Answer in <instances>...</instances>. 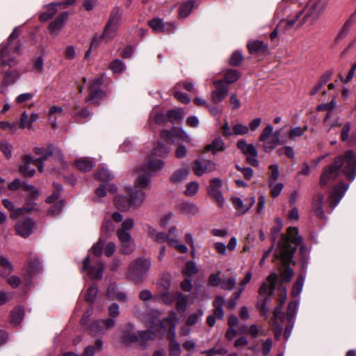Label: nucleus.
Wrapping results in <instances>:
<instances>
[{
  "label": "nucleus",
  "mask_w": 356,
  "mask_h": 356,
  "mask_svg": "<svg viewBox=\"0 0 356 356\" xmlns=\"http://www.w3.org/2000/svg\"><path fill=\"white\" fill-rule=\"evenodd\" d=\"M302 243V237L298 234L297 227H289L286 235L280 234L277 248L274 253L275 260H280L284 268H280V277L282 282H289L293 276V270L289 267L292 261L297 247Z\"/></svg>",
  "instance_id": "f257e3e1"
},
{
  "label": "nucleus",
  "mask_w": 356,
  "mask_h": 356,
  "mask_svg": "<svg viewBox=\"0 0 356 356\" xmlns=\"http://www.w3.org/2000/svg\"><path fill=\"white\" fill-rule=\"evenodd\" d=\"M342 171L348 179L353 181L356 176V156L352 150L335 158L334 162L324 168L319 180L321 188L336 179Z\"/></svg>",
  "instance_id": "f03ea898"
},
{
  "label": "nucleus",
  "mask_w": 356,
  "mask_h": 356,
  "mask_svg": "<svg viewBox=\"0 0 356 356\" xmlns=\"http://www.w3.org/2000/svg\"><path fill=\"white\" fill-rule=\"evenodd\" d=\"M19 35V28L15 27L9 35L7 43L0 45L1 65L12 67L17 63L15 57L20 50V43L18 40Z\"/></svg>",
  "instance_id": "7ed1b4c3"
},
{
  "label": "nucleus",
  "mask_w": 356,
  "mask_h": 356,
  "mask_svg": "<svg viewBox=\"0 0 356 356\" xmlns=\"http://www.w3.org/2000/svg\"><path fill=\"white\" fill-rule=\"evenodd\" d=\"M328 2V0H309L305 8L301 10L303 11L304 16L298 22L297 28L301 27L307 22L314 24L325 10Z\"/></svg>",
  "instance_id": "20e7f679"
},
{
  "label": "nucleus",
  "mask_w": 356,
  "mask_h": 356,
  "mask_svg": "<svg viewBox=\"0 0 356 356\" xmlns=\"http://www.w3.org/2000/svg\"><path fill=\"white\" fill-rule=\"evenodd\" d=\"M151 181L148 175L139 174L134 181V188L129 190V200L133 207H140L145 201L143 189H149Z\"/></svg>",
  "instance_id": "39448f33"
},
{
  "label": "nucleus",
  "mask_w": 356,
  "mask_h": 356,
  "mask_svg": "<svg viewBox=\"0 0 356 356\" xmlns=\"http://www.w3.org/2000/svg\"><path fill=\"white\" fill-rule=\"evenodd\" d=\"M134 225V220L132 218H127L123 221L122 227L117 231L118 237L121 243L122 252L125 254L131 253L135 245L129 234V231Z\"/></svg>",
  "instance_id": "423d86ee"
},
{
  "label": "nucleus",
  "mask_w": 356,
  "mask_h": 356,
  "mask_svg": "<svg viewBox=\"0 0 356 356\" xmlns=\"http://www.w3.org/2000/svg\"><path fill=\"white\" fill-rule=\"evenodd\" d=\"M151 266L150 260L140 257L131 262L129 265L127 276L136 283L143 281L144 275Z\"/></svg>",
  "instance_id": "0eeeda50"
},
{
  "label": "nucleus",
  "mask_w": 356,
  "mask_h": 356,
  "mask_svg": "<svg viewBox=\"0 0 356 356\" xmlns=\"http://www.w3.org/2000/svg\"><path fill=\"white\" fill-rule=\"evenodd\" d=\"M122 13L120 8L115 6L112 10L109 19L104 27V31L101 35L102 38H105L106 42L112 40L119 27L120 22L121 20Z\"/></svg>",
  "instance_id": "6e6552de"
},
{
  "label": "nucleus",
  "mask_w": 356,
  "mask_h": 356,
  "mask_svg": "<svg viewBox=\"0 0 356 356\" xmlns=\"http://www.w3.org/2000/svg\"><path fill=\"white\" fill-rule=\"evenodd\" d=\"M51 156H54V159L59 164V168H65L66 165L64 162L63 157L60 149L54 147L52 145H49L45 153L42 154L39 158L35 159V165L37 167L39 172H43L44 161Z\"/></svg>",
  "instance_id": "1a4fd4ad"
},
{
  "label": "nucleus",
  "mask_w": 356,
  "mask_h": 356,
  "mask_svg": "<svg viewBox=\"0 0 356 356\" xmlns=\"http://www.w3.org/2000/svg\"><path fill=\"white\" fill-rule=\"evenodd\" d=\"M139 338L142 339H149L151 338L150 334L148 332L143 331L137 333L135 331L133 324L127 323L122 328L121 330V341L125 344L136 343L138 341Z\"/></svg>",
  "instance_id": "9d476101"
},
{
  "label": "nucleus",
  "mask_w": 356,
  "mask_h": 356,
  "mask_svg": "<svg viewBox=\"0 0 356 356\" xmlns=\"http://www.w3.org/2000/svg\"><path fill=\"white\" fill-rule=\"evenodd\" d=\"M273 127L271 124H268L262 131L260 136L259 141L263 143L264 151L266 153L273 151L277 145L281 144V141H277L273 136L272 132Z\"/></svg>",
  "instance_id": "9b49d317"
},
{
  "label": "nucleus",
  "mask_w": 356,
  "mask_h": 356,
  "mask_svg": "<svg viewBox=\"0 0 356 356\" xmlns=\"http://www.w3.org/2000/svg\"><path fill=\"white\" fill-rule=\"evenodd\" d=\"M237 147L246 156L247 162L254 167H257L259 161L257 159V150L252 144H247L243 139L237 142Z\"/></svg>",
  "instance_id": "f8f14e48"
},
{
  "label": "nucleus",
  "mask_w": 356,
  "mask_h": 356,
  "mask_svg": "<svg viewBox=\"0 0 356 356\" xmlns=\"http://www.w3.org/2000/svg\"><path fill=\"white\" fill-rule=\"evenodd\" d=\"M102 76L97 77L90 81L89 90L90 95L87 102H97L104 97V92L100 88L103 83Z\"/></svg>",
  "instance_id": "ddd939ff"
},
{
  "label": "nucleus",
  "mask_w": 356,
  "mask_h": 356,
  "mask_svg": "<svg viewBox=\"0 0 356 356\" xmlns=\"http://www.w3.org/2000/svg\"><path fill=\"white\" fill-rule=\"evenodd\" d=\"M215 90L211 92V98L213 103L218 104L228 94L229 88L222 79L216 80L213 82Z\"/></svg>",
  "instance_id": "4468645a"
},
{
  "label": "nucleus",
  "mask_w": 356,
  "mask_h": 356,
  "mask_svg": "<svg viewBox=\"0 0 356 356\" xmlns=\"http://www.w3.org/2000/svg\"><path fill=\"white\" fill-rule=\"evenodd\" d=\"M115 325L116 321L113 318L98 320L90 324L89 330L92 334L96 335L104 333L106 331L114 327Z\"/></svg>",
  "instance_id": "2eb2a0df"
},
{
  "label": "nucleus",
  "mask_w": 356,
  "mask_h": 356,
  "mask_svg": "<svg viewBox=\"0 0 356 356\" xmlns=\"http://www.w3.org/2000/svg\"><path fill=\"white\" fill-rule=\"evenodd\" d=\"M194 174L198 177L211 173L216 170V163L211 160H195L192 165Z\"/></svg>",
  "instance_id": "dca6fc26"
},
{
  "label": "nucleus",
  "mask_w": 356,
  "mask_h": 356,
  "mask_svg": "<svg viewBox=\"0 0 356 356\" xmlns=\"http://www.w3.org/2000/svg\"><path fill=\"white\" fill-rule=\"evenodd\" d=\"M348 188V185L343 183H339L333 187V190L328 197V202L331 207L334 208L338 205Z\"/></svg>",
  "instance_id": "f3484780"
},
{
  "label": "nucleus",
  "mask_w": 356,
  "mask_h": 356,
  "mask_svg": "<svg viewBox=\"0 0 356 356\" xmlns=\"http://www.w3.org/2000/svg\"><path fill=\"white\" fill-rule=\"evenodd\" d=\"M41 269V264L38 259H30L26 266V273L24 274V279L26 284H29L32 277L40 273Z\"/></svg>",
  "instance_id": "a211bd4d"
},
{
  "label": "nucleus",
  "mask_w": 356,
  "mask_h": 356,
  "mask_svg": "<svg viewBox=\"0 0 356 356\" xmlns=\"http://www.w3.org/2000/svg\"><path fill=\"white\" fill-rule=\"evenodd\" d=\"M221 187V180L218 178L212 179L208 188V193L210 196L216 200L219 205L224 202V198L220 188Z\"/></svg>",
  "instance_id": "6ab92c4d"
},
{
  "label": "nucleus",
  "mask_w": 356,
  "mask_h": 356,
  "mask_svg": "<svg viewBox=\"0 0 356 356\" xmlns=\"http://www.w3.org/2000/svg\"><path fill=\"white\" fill-rule=\"evenodd\" d=\"M277 279L276 273H270L267 277V282L262 283L261 285L259 290V295L261 296L266 295L271 296L274 293Z\"/></svg>",
  "instance_id": "aec40b11"
},
{
  "label": "nucleus",
  "mask_w": 356,
  "mask_h": 356,
  "mask_svg": "<svg viewBox=\"0 0 356 356\" xmlns=\"http://www.w3.org/2000/svg\"><path fill=\"white\" fill-rule=\"evenodd\" d=\"M31 164L35 165V158L31 155H24L19 168V172L24 177H32L35 175V170L30 167Z\"/></svg>",
  "instance_id": "412c9836"
},
{
  "label": "nucleus",
  "mask_w": 356,
  "mask_h": 356,
  "mask_svg": "<svg viewBox=\"0 0 356 356\" xmlns=\"http://www.w3.org/2000/svg\"><path fill=\"white\" fill-rule=\"evenodd\" d=\"M35 222L31 218H26L18 222L15 225V229L18 235L27 238L32 233Z\"/></svg>",
  "instance_id": "4be33fe9"
},
{
  "label": "nucleus",
  "mask_w": 356,
  "mask_h": 356,
  "mask_svg": "<svg viewBox=\"0 0 356 356\" xmlns=\"http://www.w3.org/2000/svg\"><path fill=\"white\" fill-rule=\"evenodd\" d=\"M148 25L156 33H170L175 29V24L173 23H164L159 18H154L149 21Z\"/></svg>",
  "instance_id": "5701e85b"
},
{
  "label": "nucleus",
  "mask_w": 356,
  "mask_h": 356,
  "mask_svg": "<svg viewBox=\"0 0 356 356\" xmlns=\"http://www.w3.org/2000/svg\"><path fill=\"white\" fill-rule=\"evenodd\" d=\"M164 165V161L161 159H149L141 166L140 170L142 172L140 174L147 175L150 178V175L148 174L149 172H159L163 168Z\"/></svg>",
  "instance_id": "b1692460"
},
{
  "label": "nucleus",
  "mask_w": 356,
  "mask_h": 356,
  "mask_svg": "<svg viewBox=\"0 0 356 356\" xmlns=\"http://www.w3.org/2000/svg\"><path fill=\"white\" fill-rule=\"evenodd\" d=\"M90 262V257H86L83 261L82 270H88V273L92 278L99 279L102 277L104 265L102 263L98 264L97 266H91L89 268Z\"/></svg>",
  "instance_id": "393cba45"
},
{
  "label": "nucleus",
  "mask_w": 356,
  "mask_h": 356,
  "mask_svg": "<svg viewBox=\"0 0 356 356\" xmlns=\"http://www.w3.org/2000/svg\"><path fill=\"white\" fill-rule=\"evenodd\" d=\"M302 14L303 11L300 10L291 17L281 19L277 24V28L283 32L288 31L296 24Z\"/></svg>",
  "instance_id": "a878e982"
},
{
  "label": "nucleus",
  "mask_w": 356,
  "mask_h": 356,
  "mask_svg": "<svg viewBox=\"0 0 356 356\" xmlns=\"http://www.w3.org/2000/svg\"><path fill=\"white\" fill-rule=\"evenodd\" d=\"M247 47L249 52L252 54H267L269 53L268 44L261 40L249 41Z\"/></svg>",
  "instance_id": "bb28decb"
},
{
  "label": "nucleus",
  "mask_w": 356,
  "mask_h": 356,
  "mask_svg": "<svg viewBox=\"0 0 356 356\" xmlns=\"http://www.w3.org/2000/svg\"><path fill=\"white\" fill-rule=\"evenodd\" d=\"M68 19V13L65 11L61 13L54 21L51 22L48 27L50 33H57L64 26L65 23Z\"/></svg>",
  "instance_id": "cd10ccee"
},
{
  "label": "nucleus",
  "mask_w": 356,
  "mask_h": 356,
  "mask_svg": "<svg viewBox=\"0 0 356 356\" xmlns=\"http://www.w3.org/2000/svg\"><path fill=\"white\" fill-rule=\"evenodd\" d=\"M245 201L248 202L247 204H245L239 197H235L232 199V204L239 214L245 213L253 206L255 202L254 197L246 199Z\"/></svg>",
  "instance_id": "c85d7f7f"
},
{
  "label": "nucleus",
  "mask_w": 356,
  "mask_h": 356,
  "mask_svg": "<svg viewBox=\"0 0 356 356\" xmlns=\"http://www.w3.org/2000/svg\"><path fill=\"white\" fill-rule=\"evenodd\" d=\"M355 19L356 18H355V14H352L345 22L336 37V42H339L348 35L352 25L355 22Z\"/></svg>",
  "instance_id": "c756f323"
},
{
  "label": "nucleus",
  "mask_w": 356,
  "mask_h": 356,
  "mask_svg": "<svg viewBox=\"0 0 356 356\" xmlns=\"http://www.w3.org/2000/svg\"><path fill=\"white\" fill-rule=\"evenodd\" d=\"M324 202V195L322 193H318L314 197L312 202V209L315 215L319 218H324L325 214L323 209Z\"/></svg>",
  "instance_id": "7c9ffc66"
},
{
  "label": "nucleus",
  "mask_w": 356,
  "mask_h": 356,
  "mask_svg": "<svg viewBox=\"0 0 356 356\" xmlns=\"http://www.w3.org/2000/svg\"><path fill=\"white\" fill-rule=\"evenodd\" d=\"M170 336L168 337L169 342V355L170 356H180L181 355V346L176 340V335L175 328L171 331Z\"/></svg>",
  "instance_id": "2f4dec72"
},
{
  "label": "nucleus",
  "mask_w": 356,
  "mask_h": 356,
  "mask_svg": "<svg viewBox=\"0 0 356 356\" xmlns=\"http://www.w3.org/2000/svg\"><path fill=\"white\" fill-rule=\"evenodd\" d=\"M190 173V168L188 166L179 168L175 170L170 177V181L172 184H177L187 178Z\"/></svg>",
  "instance_id": "473e14b6"
},
{
  "label": "nucleus",
  "mask_w": 356,
  "mask_h": 356,
  "mask_svg": "<svg viewBox=\"0 0 356 356\" xmlns=\"http://www.w3.org/2000/svg\"><path fill=\"white\" fill-rule=\"evenodd\" d=\"M225 304V300L222 296H217L213 302L214 314L218 317V319H223L224 318L222 308Z\"/></svg>",
  "instance_id": "72a5a7b5"
},
{
  "label": "nucleus",
  "mask_w": 356,
  "mask_h": 356,
  "mask_svg": "<svg viewBox=\"0 0 356 356\" xmlns=\"http://www.w3.org/2000/svg\"><path fill=\"white\" fill-rule=\"evenodd\" d=\"M19 75L16 72H6L1 84V92H3L6 88L13 84L17 79Z\"/></svg>",
  "instance_id": "f704fd0d"
},
{
  "label": "nucleus",
  "mask_w": 356,
  "mask_h": 356,
  "mask_svg": "<svg viewBox=\"0 0 356 356\" xmlns=\"http://www.w3.org/2000/svg\"><path fill=\"white\" fill-rule=\"evenodd\" d=\"M58 8L62 9L61 6H58V3H54L48 5L46 8V11L40 15V20L42 22L49 20L58 12Z\"/></svg>",
  "instance_id": "c9c22d12"
},
{
  "label": "nucleus",
  "mask_w": 356,
  "mask_h": 356,
  "mask_svg": "<svg viewBox=\"0 0 356 356\" xmlns=\"http://www.w3.org/2000/svg\"><path fill=\"white\" fill-rule=\"evenodd\" d=\"M13 267L7 257H0V276L5 277L11 273Z\"/></svg>",
  "instance_id": "e433bc0d"
},
{
  "label": "nucleus",
  "mask_w": 356,
  "mask_h": 356,
  "mask_svg": "<svg viewBox=\"0 0 356 356\" xmlns=\"http://www.w3.org/2000/svg\"><path fill=\"white\" fill-rule=\"evenodd\" d=\"M103 349V341L98 339L95 341V346L86 347L82 356H94L96 353H99Z\"/></svg>",
  "instance_id": "4c0bfd02"
},
{
  "label": "nucleus",
  "mask_w": 356,
  "mask_h": 356,
  "mask_svg": "<svg viewBox=\"0 0 356 356\" xmlns=\"http://www.w3.org/2000/svg\"><path fill=\"white\" fill-rule=\"evenodd\" d=\"M114 204L117 209L122 211H126L132 206L129 198L121 195H118L115 197Z\"/></svg>",
  "instance_id": "58836bf2"
},
{
  "label": "nucleus",
  "mask_w": 356,
  "mask_h": 356,
  "mask_svg": "<svg viewBox=\"0 0 356 356\" xmlns=\"http://www.w3.org/2000/svg\"><path fill=\"white\" fill-rule=\"evenodd\" d=\"M115 193L117 188L115 185L109 183H104L95 190V195L98 197H104L106 195V192Z\"/></svg>",
  "instance_id": "ea45409f"
},
{
  "label": "nucleus",
  "mask_w": 356,
  "mask_h": 356,
  "mask_svg": "<svg viewBox=\"0 0 356 356\" xmlns=\"http://www.w3.org/2000/svg\"><path fill=\"white\" fill-rule=\"evenodd\" d=\"M115 231V226L110 218H105L102 225V232L106 238L111 236Z\"/></svg>",
  "instance_id": "a19ab883"
},
{
  "label": "nucleus",
  "mask_w": 356,
  "mask_h": 356,
  "mask_svg": "<svg viewBox=\"0 0 356 356\" xmlns=\"http://www.w3.org/2000/svg\"><path fill=\"white\" fill-rule=\"evenodd\" d=\"M75 165L82 172H88L93 168V163L89 159L82 158L75 162Z\"/></svg>",
  "instance_id": "79ce46f5"
},
{
  "label": "nucleus",
  "mask_w": 356,
  "mask_h": 356,
  "mask_svg": "<svg viewBox=\"0 0 356 356\" xmlns=\"http://www.w3.org/2000/svg\"><path fill=\"white\" fill-rule=\"evenodd\" d=\"M170 152V149L169 147L162 144L161 143H158L157 145L152 150V155L165 158L168 155Z\"/></svg>",
  "instance_id": "37998d69"
},
{
  "label": "nucleus",
  "mask_w": 356,
  "mask_h": 356,
  "mask_svg": "<svg viewBox=\"0 0 356 356\" xmlns=\"http://www.w3.org/2000/svg\"><path fill=\"white\" fill-rule=\"evenodd\" d=\"M184 115V111L182 108L170 110L168 112V118L169 121L175 124L182 119Z\"/></svg>",
  "instance_id": "c03bdc74"
},
{
  "label": "nucleus",
  "mask_w": 356,
  "mask_h": 356,
  "mask_svg": "<svg viewBox=\"0 0 356 356\" xmlns=\"http://www.w3.org/2000/svg\"><path fill=\"white\" fill-rule=\"evenodd\" d=\"M24 311L22 308H16L10 312L11 323L15 325H19L23 320Z\"/></svg>",
  "instance_id": "a18cd8bd"
},
{
  "label": "nucleus",
  "mask_w": 356,
  "mask_h": 356,
  "mask_svg": "<svg viewBox=\"0 0 356 356\" xmlns=\"http://www.w3.org/2000/svg\"><path fill=\"white\" fill-rule=\"evenodd\" d=\"M176 298H177V304H176L177 310L179 312H184L187 307L188 296H184L181 293H178Z\"/></svg>",
  "instance_id": "49530a36"
},
{
  "label": "nucleus",
  "mask_w": 356,
  "mask_h": 356,
  "mask_svg": "<svg viewBox=\"0 0 356 356\" xmlns=\"http://www.w3.org/2000/svg\"><path fill=\"white\" fill-rule=\"evenodd\" d=\"M13 147L8 141L0 140V151L3 154L6 159L9 160L12 157Z\"/></svg>",
  "instance_id": "de8ad7c7"
},
{
  "label": "nucleus",
  "mask_w": 356,
  "mask_h": 356,
  "mask_svg": "<svg viewBox=\"0 0 356 356\" xmlns=\"http://www.w3.org/2000/svg\"><path fill=\"white\" fill-rule=\"evenodd\" d=\"M240 78V74L236 70H228L224 76V82L227 83H232Z\"/></svg>",
  "instance_id": "09e8293b"
},
{
  "label": "nucleus",
  "mask_w": 356,
  "mask_h": 356,
  "mask_svg": "<svg viewBox=\"0 0 356 356\" xmlns=\"http://www.w3.org/2000/svg\"><path fill=\"white\" fill-rule=\"evenodd\" d=\"M205 149L207 151H222L224 149V143L220 138H217L211 144L207 145Z\"/></svg>",
  "instance_id": "8fccbe9b"
},
{
  "label": "nucleus",
  "mask_w": 356,
  "mask_h": 356,
  "mask_svg": "<svg viewBox=\"0 0 356 356\" xmlns=\"http://www.w3.org/2000/svg\"><path fill=\"white\" fill-rule=\"evenodd\" d=\"M305 275L300 274L296 280L295 284L293 286L291 294L293 296H296L300 294L302 289L303 283L305 281Z\"/></svg>",
  "instance_id": "3c124183"
},
{
  "label": "nucleus",
  "mask_w": 356,
  "mask_h": 356,
  "mask_svg": "<svg viewBox=\"0 0 356 356\" xmlns=\"http://www.w3.org/2000/svg\"><path fill=\"white\" fill-rule=\"evenodd\" d=\"M198 272V269L194 261H189L186 264L185 268L183 269V273L186 277H191Z\"/></svg>",
  "instance_id": "603ef678"
},
{
  "label": "nucleus",
  "mask_w": 356,
  "mask_h": 356,
  "mask_svg": "<svg viewBox=\"0 0 356 356\" xmlns=\"http://www.w3.org/2000/svg\"><path fill=\"white\" fill-rule=\"evenodd\" d=\"M149 235L158 243H163L166 241L167 236L163 232H159L152 227L148 229Z\"/></svg>",
  "instance_id": "864d4df0"
},
{
  "label": "nucleus",
  "mask_w": 356,
  "mask_h": 356,
  "mask_svg": "<svg viewBox=\"0 0 356 356\" xmlns=\"http://www.w3.org/2000/svg\"><path fill=\"white\" fill-rule=\"evenodd\" d=\"M297 308L298 302L296 300L289 302L286 314L288 321H295Z\"/></svg>",
  "instance_id": "5fc2aeb1"
},
{
  "label": "nucleus",
  "mask_w": 356,
  "mask_h": 356,
  "mask_svg": "<svg viewBox=\"0 0 356 356\" xmlns=\"http://www.w3.org/2000/svg\"><path fill=\"white\" fill-rule=\"evenodd\" d=\"M194 1H188L183 3L179 8V15L181 17H187L193 8Z\"/></svg>",
  "instance_id": "6e6d98bb"
},
{
  "label": "nucleus",
  "mask_w": 356,
  "mask_h": 356,
  "mask_svg": "<svg viewBox=\"0 0 356 356\" xmlns=\"http://www.w3.org/2000/svg\"><path fill=\"white\" fill-rule=\"evenodd\" d=\"M276 222L277 225L273 227L270 230V239L273 243L275 242L283 227V223L281 219L277 218Z\"/></svg>",
  "instance_id": "4d7b16f0"
},
{
  "label": "nucleus",
  "mask_w": 356,
  "mask_h": 356,
  "mask_svg": "<svg viewBox=\"0 0 356 356\" xmlns=\"http://www.w3.org/2000/svg\"><path fill=\"white\" fill-rule=\"evenodd\" d=\"M204 312L202 309H199L197 312L189 315L187 318L186 324L190 326H193L196 324L199 320L202 317Z\"/></svg>",
  "instance_id": "13d9d810"
},
{
  "label": "nucleus",
  "mask_w": 356,
  "mask_h": 356,
  "mask_svg": "<svg viewBox=\"0 0 356 356\" xmlns=\"http://www.w3.org/2000/svg\"><path fill=\"white\" fill-rule=\"evenodd\" d=\"M236 284V278L235 277H230L227 279L222 280L220 288L223 290L232 291Z\"/></svg>",
  "instance_id": "bf43d9fd"
},
{
  "label": "nucleus",
  "mask_w": 356,
  "mask_h": 356,
  "mask_svg": "<svg viewBox=\"0 0 356 356\" xmlns=\"http://www.w3.org/2000/svg\"><path fill=\"white\" fill-rule=\"evenodd\" d=\"M54 191L46 199V202L47 203H53L55 200H58L60 196V193L63 189L60 184L55 182L54 183Z\"/></svg>",
  "instance_id": "052dcab7"
},
{
  "label": "nucleus",
  "mask_w": 356,
  "mask_h": 356,
  "mask_svg": "<svg viewBox=\"0 0 356 356\" xmlns=\"http://www.w3.org/2000/svg\"><path fill=\"white\" fill-rule=\"evenodd\" d=\"M22 188L29 193L30 198L31 199H37L40 196L39 191L33 185L23 183Z\"/></svg>",
  "instance_id": "680f3d73"
},
{
  "label": "nucleus",
  "mask_w": 356,
  "mask_h": 356,
  "mask_svg": "<svg viewBox=\"0 0 356 356\" xmlns=\"http://www.w3.org/2000/svg\"><path fill=\"white\" fill-rule=\"evenodd\" d=\"M171 284V277L169 274H164L161 277L159 286L161 288V291H168Z\"/></svg>",
  "instance_id": "e2e57ef3"
},
{
  "label": "nucleus",
  "mask_w": 356,
  "mask_h": 356,
  "mask_svg": "<svg viewBox=\"0 0 356 356\" xmlns=\"http://www.w3.org/2000/svg\"><path fill=\"white\" fill-rule=\"evenodd\" d=\"M174 134L175 138H178L187 143H191V139L190 136L184 130L181 129H179L178 127H174Z\"/></svg>",
  "instance_id": "0e129e2a"
},
{
  "label": "nucleus",
  "mask_w": 356,
  "mask_h": 356,
  "mask_svg": "<svg viewBox=\"0 0 356 356\" xmlns=\"http://www.w3.org/2000/svg\"><path fill=\"white\" fill-rule=\"evenodd\" d=\"M109 67L114 73H120L125 69V65L119 59H116L111 63Z\"/></svg>",
  "instance_id": "69168bd1"
},
{
  "label": "nucleus",
  "mask_w": 356,
  "mask_h": 356,
  "mask_svg": "<svg viewBox=\"0 0 356 356\" xmlns=\"http://www.w3.org/2000/svg\"><path fill=\"white\" fill-rule=\"evenodd\" d=\"M199 189V184L197 181H191L186 185L184 192L186 196H193Z\"/></svg>",
  "instance_id": "338daca9"
},
{
  "label": "nucleus",
  "mask_w": 356,
  "mask_h": 356,
  "mask_svg": "<svg viewBox=\"0 0 356 356\" xmlns=\"http://www.w3.org/2000/svg\"><path fill=\"white\" fill-rule=\"evenodd\" d=\"M104 245V240L102 237H100L98 241L92 248V253L97 257H100L102 254Z\"/></svg>",
  "instance_id": "774afa93"
}]
</instances>
